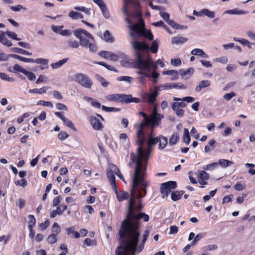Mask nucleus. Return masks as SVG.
Instances as JSON below:
<instances>
[{
	"label": "nucleus",
	"instance_id": "obj_21",
	"mask_svg": "<svg viewBox=\"0 0 255 255\" xmlns=\"http://www.w3.org/2000/svg\"><path fill=\"white\" fill-rule=\"evenodd\" d=\"M211 82L209 80H203L201 81L199 85L196 87L195 90L198 92L201 90L202 89L208 87L210 85Z\"/></svg>",
	"mask_w": 255,
	"mask_h": 255
},
{
	"label": "nucleus",
	"instance_id": "obj_8",
	"mask_svg": "<svg viewBox=\"0 0 255 255\" xmlns=\"http://www.w3.org/2000/svg\"><path fill=\"white\" fill-rule=\"evenodd\" d=\"M177 183L175 181H170L161 184L160 191L162 195V197L165 198L167 197L171 190L175 189Z\"/></svg>",
	"mask_w": 255,
	"mask_h": 255
},
{
	"label": "nucleus",
	"instance_id": "obj_13",
	"mask_svg": "<svg viewBox=\"0 0 255 255\" xmlns=\"http://www.w3.org/2000/svg\"><path fill=\"white\" fill-rule=\"evenodd\" d=\"M6 31L4 32L2 30L0 31V42L4 46L10 47L12 45V43L10 40H9L6 37Z\"/></svg>",
	"mask_w": 255,
	"mask_h": 255
},
{
	"label": "nucleus",
	"instance_id": "obj_34",
	"mask_svg": "<svg viewBox=\"0 0 255 255\" xmlns=\"http://www.w3.org/2000/svg\"><path fill=\"white\" fill-rule=\"evenodd\" d=\"M95 77L97 80L100 82L101 85L104 87H107L109 85V82L107 81L103 77L100 76L99 75L96 74Z\"/></svg>",
	"mask_w": 255,
	"mask_h": 255
},
{
	"label": "nucleus",
	"instance_id": "obj_60",
	"mask_svg": "<svg viewBox=\"0 0 255 255\" xmlns=\"http://www.w3.org/2000/svg\"><path fill=\"white\" fill-rule=\"evenodd\" d=\"M58 138L61 140H64L68 137V134L65 131H61L58 135Z\"/></svg>",
	"mask_w": 255,
	"mask_h": 255
},
{
	"label": "nucleus",
	"instance_id": "obj_41",
	"mask_svg": "<svg viewBox=\"0 0 255 255\" xmlns=\"http://www.w3.org/2000/svg\"><path fill=\"white\" fill-rule=\"evenodd\" d=\"M10 8L12 11L15 12L19 11L21 10H23L24 11L26 10V8L23 7L21 4H18L16 6H11L10 7Z\"/></svg>",
	"mask_w": 255,
	"mask_h": 255
},
{
	"label": "nucleus",
	"instance_id": "obj_27",
	"mask_svg": "<svg viewBox=\"0 0 255 255\" xmlns=\"http://www.w3.org/2000/svg\"><path fill=\"white\" fill-rule=\"evenodd\" d=\"M116 193L117 199L120 202L127 199L128 197V193L125 191H122L120 193L116 191Z\"/></svg>",
	"mask_w": 255,
	"mask_h": 255
},
{
	"label": "nucleus",
	"instance_id": "obj_45",
	"mask_svg": "<svg viewBox=\"0 0 255 255\" xmlns=\"http://www.w3.org/2000/svg\"><path fill=\"white\" fill-rule=\"evenodd\" d=\"M23 74L25 75L30 81H34L36 78V76L33 73L27 71L26 70H25Z\"/></svg>",
	"mask_w": 255,
	"mask_h": 255
},
{
	"label": "nucleus",
	"instance_id": "obj_36",
	"mask_svg": "<svg viewBox=\"0 0 255 255\" xmlns=\"http://www.w3.org/2000/svg\"><path fill=\"white\" fill-rule=\"evenodd\" d=\"M74 9L76 10L83 11L87 15H89L90 14V11H91V8H86L84 6H77L74 7Z\"/></svg>",
	"mask_w": 255,
	"mask_h": 255
},
{
	"label": "nucleus",
	"instance_id": "obj_51",
	"mask_svg": "<svg viewBox=\"0 0 255 255\" xmlns=\"http://www.w3.org/2000/svg\"><path fill=\"white\" fill-rule=\"evenodd\" d=\"M37 105H43L44 106L48 107L50 108H52L53 105L52 103L50 102H45L43 100H40L37 102Z\"/></svg>",
	"mask_w": 255,
	"mask_h": 255
},
{
	"label": "nucleus",
	"instance_id": "obj_24",
	"mask_svg": "<svg viewBox=\"0 0 255 255\" xmlns=\"http://www.w3.org/2000/svg\"><path fill=\"white\" fill-rule=\"evenodd\" d=\"M191 54L193 55H198L202 57L207 58L208 55L204 52V51L199 48H195L193 49L191 52Z\"/></svg>",
	"mask_w": 255,
	"mask_h": 255
},
{
	"label": "nucleus",
	"instance_id": "obj_2",
	"mask_svg": "<svg viewBox=\"0 0 255 255\" xmlns=\"http://www.w3.org/2000/svg\"><path fill=\"white\" fill-rule=\"evenodd\" d=\"M129 35L131 37L129 44L131 48L135 51L136 56L135 66L141 71L137 72L139 76H145L148 78L152 77L153 82L157 83V79L159 77V74L157 72L158 65L161 67H164V63L162 59H158L153 61L149 55H142L139 52L142 51H148L149 46L142 41L137 40L135 35L133 32H129Z\"/></svg>",
	"mask_w": 255,
	"mask_h": 255
},
{
	"label": "nucleus",
	"instance_id": "obj_57",
	"mask_svg": "<svg viewBox=\"0 0 255 255\" xmlns=\"http://www.w3.org/2000/svg\"><path fill=\"white\" fill-rule=\"evenodd\" d=\"M13 68L14 71H19L20 72L22 73L23 74L25 70H26V69H24L23 68H22L21 66H20L18 64H15L14 65Z\"/></svg>",
	"mask_w": 255,
	"mask_h": 255
},
{
	"label": "nucleus",
	"instance_id": "obj_3",
	"mask_svg": "<svg viewBox=\"0 0 255 255\" xmlns=\"http://www.w3.org/2000/svg\"><path fill=\"white\" fill-rule=\"evenodd\" d=\"M143 134L142 140L140 143L137 142L138 138L136 137V144L138 145L136 153L133 152L130 153V158L132 163H135V168L132 178L144 179L146 174V164L150 156L152 147L156 144L159 141V137H153L152 136L149 137L147 141L148 146L144 148L143 144L146 141L143 130H142Z\"/></svg>",
	"mask_w": 255,
	"mask_h": 255
},
{
	"label": "nucleus",
	"instance_id": "obj_32",
	"mask_svg": "<svg viewBox=\"0 0 255 255\" xmlns=\"http://www.w3.org/2000/svg\"><path fill=\"white\" fill-rule=\"evenodd\" d=\"M201 13L202 14H204L211 18H214L215 16L214 11H210L207 8H204L201 10Z\"/></svg>",
	"mask_w": 255,
	"mask_h": 255
},
{
	"label": "nucleus",
	"instance_id": "obj_14",
	"mask_svg": "<svg viewBox=\"0 0 255 255\" xmlns=\"http://www.w3.org/2000/svg\"><path fill=\"white\" fill-rule=\"evenodd\" d=\"M99 55L106 59H110L111 60L116 61L118 60V56L111 52L103 51L99 53Z\"/></svg>",
	"mask_w": 255,
	"mask_h": 255
},
{
	"label": "nucleus",
	"instance_id": "obj_25",
	"mask_svg": "<svg viewBox=\"0 0 255 255\" xmlns=\"http://www.w3.org/2000/svg\"><path fill=\"white\" fill-rule=\"evenodd\" d=\"M110 168L112 171H114L115 174H116L122 181H123L124 182L126 183V181L124 178V177L123 176L122 174L120 172V171L119 170V169L117 167V166L116 165H115L114 164H110Z\"/></svg>",
	"mask_w": 255,
	"mask_h": 255
},
{
	"label": "nucleus",
	"instance_id": "obj_6",
	"mask_svg": "<svg viewBox=\"0 0 255 255\" xmlns=\"http://www.w3.org/2000/svg\"><path fill=\"white\" fill-rule=\"evenodd\" d=\"M74 35L80 39V45L84 47H89V50L95 52L97 46L94 43V39L92 35L85 29L80 28L74 32Z\"/></svg>",
	"mask_w": 255,
	"mask_h": 255
},
{
	"label": "nucleus",
	"instance_id": "obj_49",
	"mask_svg": "<svg viewBox=\"0 0 255 255\" xmlns=\"http://www.w3.org/2000/svg\"><path fill=\"white\" fill-rule=\"evenodd\" d=\"M47 241L49 243L52 244L57 241V237L55 234L49 235L47 238Z\"/></svg>",
	"mask_w": 255,
	"mask_h": 255
},
{
	"label": "nucleus",
	"instance_id": "obj_19",
	"mask_svg": "<svg viewBox=\"0 0 255 255\" xmlns=\"http://www.w3.org/2000/svg\"><path fill=\"white\" fill-rule=\"evenodd\" d=\"M163 75H168L171 76V80H175L178 78V72L175 70H168L162 72Z\"/></svg>",
	"mask_w": 255,
	"mask_h": 255
},
{
	"label": "nucleus",
	"instance_id": "obj_20",
	"mask_svg": "<svg viewBox=\"0 0 255 255\" xmlns=\"http://www.w3.org/2000/svg\"><path fill=\"white\" fill-rule=\"evenodd\" d=\"M188 39L186 37L180 36L173 37L172 38L171 42L173 44H178L187 41Z\"/></svg>",
	"mask_w": 255,
	"mask_h": 255
},
{
	"label": "nucleus",
	"instance_id": "obj_48",
	"mask_svg": "<svg viewBox=\"0 0 255 255\" xmlns=\"http://www.w3.org/2000/svg\"><path fill=\"white\" fill-rule=\"evenodd\" d=\"M132 78L129 76H121L117 78V80L119 81H125L130 83Z\"/></svg>",
	"mask_w": 255,
	"mask_h": 255
},
{
	"label": "nucleus",
	"instance_id": "obj_23",
	"mask_svg": "<svg viewBox=\"0 0 255 255\" xmlns=\"http://www.w3.org/2000/svg\"><path fill=\"white\" fill-rule=\"evenodd\" d=\"M224 13L229 14L242 15L246 14L247 12L242 10H239L237 8H235L233 9L227 10L224 11Z\"/></svg>",
	"mask_w": 255,
	"mask_h": 255
},
{
	"label": "nucleus",
	"instance_id": "obj_62",
	"mask_svg": "<svg viewBox=\"0 0 255 255\" xmlns=\"http://www.w3.org/2000/svg\"><path fill=\"white\" fill-rule=\"evenodd\" d=\"M171 63L172 65H173L175 66H179L181 65V61L179 58L174 59H171Z\"/></svg>",
	"mask_w": 255,
	"mask_h": 255
},
{
	"label": "nucleus",
	"instance_id": "obj_38",
	"mask_svg": "<svg viewBox=\"0 0 255 255\" xmlns=\"http://www.w3.org/2000/svg\"><path fill=\"white\" fill-rule=\"evenodd\" d=\"M0 77L1 79L9 82H13L14 81V79L13 77H10L8 75L4 73H0Z\"/></svg>",
	"mask_w": 255,
	"mask_h": 255
},
{
	"label": "nucleus",
	"instance_id": "obj_47",
	"mask_svg": "<svg viewBox=\"0 0 255 255\" xmlns=\"http://www.w3.org/2000/svg\"><path fill=\"white\" fill-rule=\"evenodd\" d=\"M6 35L12 39H14L17 41L20 40V38H18L16 33L13 31H7Z\"/></svg>",
	"mask_w": 255,
	"mask_h": 255
},
{
	"label": "nucleus",
	"instance_id": "obj_7",
	"mask_svg": "<svg viewBox=\"0 0 255 255\" xmlns=\"http://www.w3.org/2000/svg\"><path fill=\"white\" fill-rule=\"evenodd\" d=\"M69 80L70 81L75 82L87 89H91L93 85L92 79L87 75L82 73H78L69 76Z\"/></svg>",
	"mask_w": 255,
	"mask_h": 255
},
{
	"label": "nucleus",
	"instance_id": "obj_33",
	"mask_svg": "<svg viewBox=\"0 0 255 255\" xmlns=\"http://www.w3.org/2000/svg\"><path fill=\"white\" fill-rule=\"evenodd\" d=\"M183 140L185 143H187V144H189L190 141V136L189 135V132L188 129L186 128L184 129Z\"/></svg>",
	"mask_w": 255,
	"mask_h": 255
},
{
	"label": "nucleus",
	"instance_id": "obj_58",
	"mask_svg": "<svg viewBox=\"0 0 255 255\" xmlns=\"http://www.w3.org/2000/svg\"><path fill=\"white\" fill-rule=\"evenodd\" d=\"M216 62H220L222 63H226L228 62V58L225 56L216 58L215 59Z\"/></svg>",
	"mask_w": 255,
	"mask_h": 255
},
{
	"label": "nucleus",
	"instance_id": "obj_43",
	"mask_svg": "<svg viewBox=\"0 0 255 255\" xmlns=\"http://www.w3.org/2000/svg\"><path fill=\"white\" fill-rule=\"evenodd\" d=\"M103 38L104 40H105L106 41L109 42H113V38L111 37V34L110 32L108 30H106L104 34V37Z\"/></svg>",
	"mask_w": 255,
	"mask_h": 255
},
{
	"label": "nucleus",
	"instance_id": "obj_18",
	"mask_svg": "<svg viewBox=\"0 0 255 255\" xmlns=\"http://www.w3.org/2000/svg\"><path fill=\"white\" fill-rule=\"evenodd\" d=\"M193 68H190L186 71H183V70H180L178 72L183 78L188 79L191 77L192 74L193 73Z\"/></svg>",
	"mask_w": 255,
	"mask_h": 255
},
{
	"label": "nucleus",
	"instance_id": "obj_22",
	"mask_svg": "<svg viewBox=\"0 0 255 255\" xmlns=\"http://www.w3.org/2000/svg\"><path fill=\"white\" fill-rule=\"evenodd\" d=\"M9 57H11L15 59H17L20 61H22L24 62H30V63H33L34 62V60L33 59L31 58H27L25 57H23L22 56H20L19 55H16V54H9L8 55Z\"/></svg>",
	"mask_w": 255,
	"mask_h": 255
},
{
	"label": "nucleus",
	"instance_id": "obj_53",
	"mask_svg": "<svg viewBox=\"0 0 255 255\" xmlns=\"http://www.w3.org/2000/svg\"><path fill=\"white\" fill-rule=\"evenodd\" d=\"M34 62L36 63L39 64L41 63L43 65H47V68L48 67V60L43 58H37L35 60H34Z\"/></svg>",
	"mask_w": 255,
	"mask_h": 255
},
{
	"label": "nucleus",
	"instance_id": "obj_35",
	"mask_svg": "<svg viewBox=\"0 0 255 255\" xmlns=\"http://www.w3.org/2000/svg\"><path fill=\"white\" fill-rule=\"evenodd\" d=\"M173 100L175 101H185L187 103H192L194 101V98L191 97H186L183 98H178L176 97L173 98Z\"/></svg>",
	"mask_w": 255,
	"mask_h": 255
},
{
	"label": "nucleus",
	"instance_id": "obj_59",
	"mask_svg": "<svg viewBox=\"0 0 255 255\" xmlns=\"http://www.w3.org/2000/svg\"><path fill=\"white\" fill-rule=\"evenodd\" d=\"M159 14L162 17V18L166 21V22L167 21V20H169V17H170V15L169 13H167V12H163V11H160L159 12Z\"/></svg>",
	"mask_w": 255,
	"mask_h": 255
},
{
	"label": "nucleus",
	"instance_id": "obj_61",
	"mask_svg": "<svg viewBox=\"0 0 255 255\" xmlns=\"http://www.w3.org/2000/svg\"><path fill=\"white\" fill-rule=\"evenodd\" d=\"M236 96V94L233 92H232L231 93H228V94H225L224 96V99L227 100V101H229L230 100H231L233 97L235 96Z\"/></svg>",
	"mask_w": 255,
	"mask_h": 255
},
{
	"label": "nucleus",
	"instance_id": "obj_31",
	"mask_svg": "<svg viewBox=\"0 0 255 255\" xmlns=\"http://www.w3.org/2000/svg\"><path fill=\"white\" fill-rule=\"evenodd\" d=\"M67 61V59H63L59 60L58 62L51 64V67L53 69H57L62 66Z\"/></svg>",
	"mask_w": 255,
	"mask_h": 255
},
{
	"label": "nucleus",
	"instance_id": "obj_42",
	"mask_svg": "<svg viewBox=\"0 0 255 255\" xmlns=\"http://www.w3.org/2000/svg\"><path fill=\"white\" fill-rule=\"evenodd\" d=\"M57 215H62V212L60 211V207H57L56 210H54L50 213V216L52 218H55Z\"/></svg>",
	"mask_w": 255,
	"mask_h": 255
},
{
	"label": "nucleus",
	"instance_id": "obj_56",
	"mask_svg": "<svg viewBox=\"0 0 255 255\" xmlns=\"http://www.w3.org/2000/svg\"><path fill=\"white\" fill-rule=\"evenodd\" d=\"M171 197L172 200L177 201L180 199L181 196L178 192H175L172 193Z\"/></svg>",
	"mask_w": 255,
	"mask_h": 255
},
{
	"label": "nucleus",
	"instance_id": "obj_4",
	"mask_svg": "<svg viewBox=\"0 0 255 255\" xmlns=\"http://www.w3.org/2000/svg\"><path fill=\"white\" fill-rule=\"evenodd\" d=\"M134 16L139 19L138 23L132 24L131 21L128 18H126L125 20L128 23V28L131 31V32H133L135 34V39L138 41V38L143 36L149 40H152L153 39V35L150 30L145 29L144 22L143 20L141 18V13L137 11L135 14H130V17Z\"/></svg>",
	"mask_w": 255,
	"mask_h": 255
},
{
	"label": "nucleus",
	"instance_id": "obj_26",
	"mask_svg": "<svg viewBox=\"0 0 255 255\" xmlns=\"http://www.w3.org/2000/svg\"><path fill=\"white\" fill-rule=\"evenodd\" d=\"M68 16L73 19H78L79 18L82 19L84 17L82 14L73 10L71 11L69 13Z\"/></svg>",
	"mask_w": 255,
	"mask_h": 255
},
{
	"label": "nucleus",
	"instance_id": "obj_11",
	"mask_svg": "<svg viewBox=\"0 0 255 255\" xmlns=\"http://www.w3.org/2000/svg\"><path fill=\"white\" fill-rule=\"evenodd\" d=\"M93 1L100 7L103 16L106 18H109L110 13L105 2L103 0H93Z\"/></svg>",
	"mask_w": 255,
	"mask_h": 255
},
{
	"label": "nucleus",
	"instance_id": "obj_5",
	"mask_svg": "<svg viewBox=\"0 0 255 255\" xmlns=\"http://www.w3.org/2000/svg\"><path fill=\"white\" fill-rule=\"evenodd\" d=\"M139 114L142 116L144 119V122L140 123L139 125L136 134L138 138L137 142L140 143L141 140L143 139L142 130H143L144 128L146 126L150 125L151 128H154V127L159 125L161 120L163 118L164 116L157 113V109L155 107L154 108L152 113L149 117L143 112H140Z\"/></svg>",
	"mask_w": 255,
	"mask_h": 255
},
{
	"label": "nucleus",
	"instance_id": "obj_64",
	"mask_svg": "<svg viewBox=\"0 0 255 255\" xmlns=\"http://www.w3.org/2000/svg\"><path fill=\"white\" fill-rule=\"evenodd\" d=\"M178 231V228L176 226H172L170 227V233L171 234H176Z\"/></svg>",
	"mask_w": 255,
	"mask_h": 255
},
{
	"label": "nucleus",
	"instance_id": "obj_52",
	"mask_svg": "<svg viewBox=\"0 0 255 255\" xmlns=\"http://www.w3.org/2000/svg\"><path fill=\"white\" fill-rule=\"evenodd\" d=\"M60 232V228L57 223L55 222L52 226V232L58 234Z\"/></svg>",
	"mask_w": 255,
	"mask_h": 255
},
{
	"label": "nucleus",
	"instance_id": "obj_28",
	"mask_svg": "<svg viewBox=\"0 0 255 255\" xmlns=\"http://www.w3.org/2000/svg\"><path fill=\"white\" fill-rule=\"evenodd\" d=\"M11 51L13 52L29 56H31L32 55V53L31 52L18 47H12L11 48Z\"/></svg>",
	"mask_w": 255,
	"mask_h": 255
},
{
	"label": "nucleus",
	"instance_id": "obj_1",
	"mask_svg": "<svg viewBox=\"0 0 255 255\" xmlns=\"http://www.w3.org/2000/svg\"><path fill=\"white\" fill-rule=\"evenodd\" d=\"M149 182L144 179L132 178V187L130 192V198L128 204L126 219L122 222V226L119 231V242L121 246L116 251V255H134L136 252H141L144 244L149 235V232L146 230L141 241L139 243L138 238L140 235L138 231L139 228L138 220L143 219L144 221L149 220V216L144 213L136 214L140 212L143 206L141 201L137 205L135 204V194L137 193V198H142L147 193L146 188Z\"/></svg>",
	"mask_w": 255,
	"mask_h": 255
},
{
	"label": "nucleus",
	"instance_id": "obj_39",
	"mask_svg": "<svg viewBox=\"0 0 255 255\" xmlns=\"http://www.w3.org/2000/svg\"><path fill=\"white\" fill-rule=\"evenodd\" d=\"M233 163L232 161L226 159H222L219 161V164H220L222 167L225 168L232 164Z\"/></svg>",
	"mask_w": 255,
	"mask_h": 255
},
{
	"label": "nucleus",
	"instance_id": "obj_55",
	"mask_svg": "<svg viewBox=\"0 0 255 255\" xmlns=\"http://www.w3.org/2000/svg\"><path fill=\"white\" fill-rule=\"evenodd\" d=\"M62 198L61 196H57L55 197L52 201V205L53 207L57 206L61 202Z\"/></svg>",
	"mask_w": 255,
	"mask_h": 255
},
{
	"label": "nucleus",
	"instance_id": "obj_29",
	"mask_svg": "<svg viewBox=\"0 0 255 255\" xmlns=\"http://www.w3.org/2000/svg\"><path fill=\"white\" fill-rule=\"evenodd\" d=\"M159 148L160 149H164L167 144V138L163 136H159Z\"/></svg>",
	"mask_w": 255,
	"mask_h": 255
},
{
	"label": "nucleus",
	"instance_id": "obj_46",
	"mask_svg": "<svg viewBox=\"0 0 255 255\" xmlns=\"http://www.w3.org/2000/svg\"><path fill=\"white\" fill-rule=\"evenodd\" d=\"M63 122L64 124L66 126H67L68 128H71V129H73L74 130H76V128L74 127V126L73 124L68 119L65 118V119H64V120H63Z\"/></svg>",
	"mask_w": 255,
	"mask_h": 255
},
{
	"label": "nucleus",
	"instance_id": "obj_17",
	"mask_svg": "<svg viewBox=\"0 0 255 255\" xmlns=\"http://www.w3.org/2000/svg\"><path fill=\"white\" fill-rule=\"evenodd\" d=\"M115 174L114 171H112L109 168V169L107 171V175L113 188L116 187Z\"/></svg>",
	"mask_w": 255,
	"mask_h": 255
},
{
	"label": "nucleus",
	"instance_id": "obj_15",
	"mask_svg": "<svg viewBox=\"0 0 255 255\" xmlns=\"http://www.w3.org/2000/svg\"><path fill=\"white\" fill-rule=\"evenodd\" d=\"M90 122L93 128L95 130H101L103 128L102 124L95 117L93 116L90 118Z\"/></svg>",
	"mask_w": 255,
	"mask_h": 255
},
{
	"label": "nucleus",
	"instance_id": "obj_50",
	"mask_svg": "<svg viewBox=\"0 0 255 255\" xmlns=\"http://www.w3.org/2000/svg\"><path fill=\"white\" fill-rule=\"evenodd\" d=\"M198 178L200 179L208 180L209 176L208 174L205 171H199Z\"/></svg>",
	"mask_w": 255,
	"mask_h": 255
},
{
	"label": "nucleus",
	"instance_id": "obj_16",
	"mask_svg": "<svg viewBox=\"0 0 255 255\" xmlns=\"http://www.w3.org/2000/svg\"><path fill=\"white\" fill-rule=\"evenodd\" d=\"M162 88L166 89L173 88L186 89L187 87L181 83H166L161 86Z\"/></svg>",
	"mask_w": 255,
	"mask_h": 255
},
{
	"label": "nucleus",
	"instance_id": "obj_30",
	"mask_svg": "<svg viewBox=\"0 0 255 255\" xmlns=\"http://www.w3.org/2000/svg\"><path fill=\"white\" fill-rule=\"evenodd\" d=\"M179 140V135L178 133H174L169 139V144L173 145L175 144Z\"/></svg>",
	"mask_w": 255,
	"mask_h": 255
},
{
	"label": "nucleus",
	"instance_id": "obj_10",
	"mask_svg": "<svg viewBox=\"0 0 255 255\" xmlns=\"http://www.w3.org/2000/svg\"><path fill=\"white\" fill-rule=\"evenodd\" d=\"M158 95V93L157 91L154 90L151 93L143 94L142 95V98L144 102H148L150 104H153Z\"/></svg>",
	"mask_w": 255,
	"mask_h": 255
},
{
	"label": "nucleus",
	"instance_id": "obj_44",
	"mask_svg": "<svg viewBox=\"0 0 255 255\" xmlns=\"http://www.w3.org/2000/svg\"><path fill=\"white\" fill-rule=\"evenodd\" d=\"M102 109L103 111H105L108 112H119L120 111V109L119 108H114V107H107L105 106H102Z\"/></svg>",
	"mask_w": 255,
	"mask_h": 255
},
{
	"label": "nucleus",
	"instance_id": "obj_40",
	"mask_svg": "<svg viewBox=\"0 0 255 255\" xmlns=\"http://www.w3.org/2000/svg\"><path fill=\"white\" fill-rule=\"evenodd\" d=\"M69 47L71 48H77L79 46V43L78 41L69 39L68 42Z\"/></svg>",
	"mask_w": 255,
	"mask_h": 255
},
{
	"label": "nucleus",
	"instance_id": "obj_9",
	"mask_svg": "<svg viewBox=\"0 0 255 255\" xmlns=\"http://www.w3.org/2000/svg\"><path fill=\"white\" fill-rule=\"evenodd\" d=\"M130 96L124 94H114L107 95L106 98L111 102H128Z\"/></svg>",
	"mask_w": 255,
	"mask_h": 255
},
{
	"label": "nucleus",
	"instance_id": "obj_63",
	"mask_svg": "<svg viewBox=\"0 0 255 255\" xmlns=\"http://www.w3.org/2000/svg\"><path fill=\"white\" fill-rule=\"evenodd\" d=\"M56 106L57 109L59 110H63L67 111L68 110L67 107L65 105L61 103H57L56 105Z\"/></svg>",
	"mask_w": 255,
	"mask_h": 255
},
{
	"label": "nucleus",
	"instance_id": "obj_37",
	"mask_svg": "<svg viewBox=\"0 0 255 255\" xmlns=\"http://www.w3.org/2000/svg\"><path fill=\"white\" fill-rule=\"evenodd\" d=\"M151 49L153 53H156L158 49V42L157 40L153 41L151 43V47H149V49Z\"/></svg>",
	"mask_w": 255,
	"mask_h": 255
},
{
	"label": "nucleus",
	"instance_id": "obj_12",
	"mask_svg": "<svg viewBox=\"0 0 255 255\" xmlns=\"http://www.w3.org/2000/svg\"><path fill=\"white\" fill-rule=\"evenodd\" d=\"M63 26H56L54 25H52L51 26L52 30L57 33L59 34L62 36H69L71 34V32L70 30L68 29H62Z\"/></svg>",
	"mask_w": 255,
	"mask_h": 255
},
{
	"label": "nucleus",
	"instance_id": "obj_54",
	"mask_svg": "<svg viewBox=\"0 0 255 255\" xmlns=\"http://www.w3.org/2000/svg\"><path fill=\"white\" fill-rule=\"evenodd\" d=\"M246 185L244 183H237L235 185L234 188L238 191H241L246 188Z\"/></svg>",
	"mask_w": 255,
	"mask_h": 255
}]
</instances>
